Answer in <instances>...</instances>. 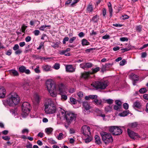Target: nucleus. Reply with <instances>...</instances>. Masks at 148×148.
<instances>
[{
    "mask_svg": "<svg viewBox=\"0 0 148 148\" xmlns=\"http://www.w3.org/2000/svg\"><path fill=\"white\" fill-rule=\"evenodd\" d=\"M66 69L67 71L70 72H73L75 71L71 65H69L66 66Z\"/></svg>",
    "mask_w": 148,
    "mask_h": 148,
    "instance_id": "19",
    "label": "nucleus"
},
{
    "mask_svg": "<svg viewBox=\"0 0 148 148\" xmlns=\"http://www.w3.org/2000/svg\"><path fill=\"white\" fill-rule=\"evenodd\" d=\"M54 68L56 69H58L60 67V65L59 64L56 63L54 65Z\"/></svg>",
    "mask_w": 148,
    "mask_h": 148,
    "instance_id": "50",
    "label": "nucleus"
},
{
    "mask_svg": "<svg viewBox=\"0 0 148 148\" xmlns=\"http://www.w3.org/2000/svg\"><path fill=\"white\" fill-rule=\"evenodd\" d=\"M80 66L81 68L84 69H85L86 68V63H83L81 64H80Z\"/></svg>",
    "mask_w": 148,
    "mask_h": 148,
    "instance_id": "64",
    "label": "nucleus"
},
{
    "mask_svg": "<svg viewBox=\"0 0 148 148\" xmlns=\"http://www.w3.org/2000/svg\"><path fill=\"white\" fill-rule=\"evenodd\" d=\"M130 77L132 80L138 81V76L132 73L130 75Z\"/></svg>",
    "mask_w": 148,
    "mask_h": 148,
    "instance_id": "22",
    "label": "nucleus"
},
{
    "mask_svg": "<svg viewBox=\"0 0 148 148\" xmlns=\"http://www.w3.org/2000/svg\"><path fill=\"white\" fill-rule=\"evenodd\" d=\"M95 140L96 143L98 145H100L101 143L100 139L99 136L96 135L95 136Z\"/></svg>",
    "mask_w": 148,
    "mask_h": 148,
    "instance_id": "24",
    "label": "nucleus"
},
{
    "mask_svg": "<svg viewBox=\"0 0 148 148\" xmlns=\"http://www.w3.org/2000/svg\"><path fill=\"white\" fill-rule=\"evenodd\" d=\"M44 42H42L40 43V45L38 48H37V49L40 50L42 48H44Z\"/></svg>",
    "mask_w": 148,
    "mask_h": 148,
    "instance_id": "45",
    "label": "nucleus"
},
{
    "mask_svg": "<svg viewBox=\"0 0 148 148\" xmlns=\"http://www.w3.org/2000/svg\"><path fill=\"white\" fill-rule=\"evenodd\" d=\"M76 38V37H73L72 38H70L69 40V42L71 43H72Z\"/></svg>",
    "mask_w": 148,
    "mask_h": 148,
    "instance_id": "52",
    "label": "nucleus"
},
{
    "mask_svg": "<svg viewBox=\"0 0 148 148\" xmlns=\"http://www.w3.org/2000/svg\"><path fill=\"white\" fill-rule=\"evenodd\" d=\"M53 129L51 127L47 128L45 129L46 133L47 134H51L53 131Z\"/></svg>",
    "mask_w": 148,
    "mask_h": 148,
    "instance_id": "29",
    "label": "nucleus"
},
{
    "mask_svg": "<svg viewBox=\"0 0 148 148\" xmlns=\"http://www.w3.org/2000/svg\"><path fill=\"white\" fill-rule=\"evenodd\" d=\"M91 74L90 71L86 72L83 73H82L81 75L82 78H83L84 79H87Z\"/></svg>",
    "mask_w": 148,
    "mask_h": 148,
    "instance_id": "17",
    "label": "nucleus"
},
{
    "mask_svg": "<svg viewBox=\"0 0 148 148\" xmlns=\"http://www.w3.org/2000/svg\"><path fill=\"white\" fill-rule=\"evenodd\" d=\"M97 97L98 96L96 95H90L89 97L90 99H97Z\"/></svg>",
    "mask_w": 148,
    "mask_h": 148,
    "instance_id": "47",
    "label": "nucleus"
},
{
    "mask_svg": "<svg viewBox=\"0 0 148 148\" xmlns=\"http://www.w3.org/2000/svg\"><path fill=\"white\" fill-rule=\"evenodd\" d=\"M113 64L112 63H108L105 64L104 66H105V67L107 68V70H108L112 67Z\"/></svg>",
    "mask_w": 148,
    "mask_h": 148,
    "instance_id": "39",
    "label": "nucleus"
},
{
    "mask_svg": "<svg viewBox=\"0 0 148 148\" xmlns=\"http://www.w3.org/2000/svg\"><path fill=\"white\" fill-rule=\"evenodd\" d=\"M108 5L109 9V11L110 13L109 16L111 18L112 16L113 12V9L112 7V5L111 3L109 2L108 3Z\"/></svg>",
    "mask_w": 148,
    "mask_h": 148,
    "instance_id": "18",
    "label": "nucleus"
},
{
    "mask_svg": "<svg viewBox=\"0 0 148 148\" xmlns=\"http://www.w3.org/2000/svg\"><path fill=\"white\" fill-rule=\"evenodd\" d=\"M93 102H94L97 105H101V101L98 100L97 99H95Z\"/></svg>",
    "mask_w": 148,
    "mask_h": 148,
    "instance_id": "36",
    "label": "nucleus"
},
{
    "mask_svg": "<svg viewBox=\"0 0 148 148\" xmlns=\"http://www.w3.org/2000/svg\"><path fill=\"white\" fill-rule=\"evenodd\" d=\"M147 90V89H146V88H142L139 90V92L141 94H143L146 92Z\"/></svg>",
    "mask_w": 148,
    "mask_h": 148,
    "instance_id": "37",
    "label": "nucleus"
},
{
    "mask_svg": "<svg viewBox=\"0 0 148 148\" xmlns=\"http://www.w3.org/2000/svg\"><path fill=\"white\" fill-rule=\"evenodd\" d=\"M27 27V26L25 25L24 24L22 25L21 27V32H22L25 33V30L26 29Z\"/></svg>",
    "mask_w": 148,
    "mask_h": 148,
    "instance_id": "42",
    "label": "nucleus"
},
{
    "mask_svg": "<svg viewBox=\"0 0 148 148\" xmlns=\"http://www.w3.org/2000/svg\"><path fill=\"white\" fill-rule=\"evenodd\" d=\"M33 33L34 34V35L36 36H38L40 33V32L39 30H35L33 32Z\"/></svg>",
    "mask_w": 148,
    "mask_h": 148,
    "instance_id": "49",
    "label": "nucleus"
},
{
    "mask_svg": "<svg viewBox=\"0 0 148 148\" xmlns=\"http://www.w3.org/2000/svg\"><path fill=\"white\" fill-rule=\"evenodd\" d=\"M62 94L61 95V99L62 100H66L67 98V97L65 95H62Z\"/></svg>",
    "mask_w": 148,
    "mask_h": 148,
    "instance_id": "53",
    "label": "nucleus"
},
{
    "mask_svg": "<svg viewBox=\"0 0 148 148\" xmlns=\"http://www.w3.org/2000/svg\"><path fill=\"white\" fill-rule=\"evenodd\" d=\"M59 53L60 55H64L65 56H70V53H66V52L64 50L62 51H59Z\"/></svg>",
    "mask_w": 148,
    "mask_h": 148,
    "instance_id": "35",
    "label": "nucleus"
},
{
    "mask_svg": "<svg viewBox=\"0 0 148 148\" xmlns=\"http://www.w3.org/2000/svg\"><path fill=\"white\" fill-rule=\"evenodd\" d=\"M120 40L123 42L127 41L128 40V39L126 37H121L120 38Z\"/></svg>",
    "mask_w": 148,
    "mask_h": 148,
    "instance_id": "63",
    "label": "nucleus"
},
{
    "mask_svg": "<svg viewBox=\"0 0 148 148\" xmlns=\"http://www.w3.org/2000/svg\"><path fill=\"white\" fill-rule=\"evenodd\" d=\"M127 132L129 137L133 139L134 140H135L136 138H136L140 137V136L138 134L131 130L129 128L127 129Z\"/></svg>",
    "mask_w": 148,
    "mask_h": 148,
    "instance_id": "9",
    "label": "nucleus"
},
{
    "mask_svg": "<svg viewBox=\"0 0 148 148\" xmlns=\"http://www.w3.org/2000/svg\"><path fill=\"white\" fill-rule=\"evenodd\" d=\"M138 125V123L134 122L132 123H129L128 124V126L131 128H135Z\"/></svg>",
    "mask_w": 148,
    "mask_h": 148,
    "instance_id": "21",
    "label": "nucleus"
},
{
    "mask_svg": "<svg viewBox=\"0 0 148 148\" xmlns=\"http://www.w3.org/2000/svg\"><path fill=\"white\" fill-rule=\"evenodd\" d=\"M52 44L53 45H51V46L54 48H58L59 47V43L58 42H52Z\"/></svg>",
    "mask_w": 148,
    "mask_h": 148,
    "instance_id": "38",
    "label": "nucleus"
},
{
    "mask_svg": "<svg viewBox=\"0 0 148 148\" xmlns=\"http://www.w3.org/2000/svg\"><path fill=\"white\" fill-rule=\"evenodd\" d=\"M69 40V38L67 37H65L64 39L62 41L63 44H66V42L67 41Z\"/></svg>",
    "mask_w": 148,
    "mask_h": 148,
    "instance_id": "55",
    "label": "nucleus"
},
{
    "mask_svg": "<svg viewBox=\"0 0 148 148\" xmlns=\"http://www.w3.org/2000/svg\"><path fill=\"white\" fill-rule=\"evenodd\" d=\"M22 51L21 49H18L15 51V53L16 55H19L21 53Z\"/></svg>",
    "mask_w": 148,
    "mask_h": 148,
    "instance_id": "56",
    "label": "nucleus"
},
{
    "mask_svg": "<svg viewBox=\"0 0 148 148\" xmlns=\"http://www.w3.org/2000/svg\"><path fill=\"white\" fill-rule=\"evenodd\" d=\"M40 99V98L38 95H36L34 97V100L36 103H38Z\"/></svg>",
    "mask_w": 148,
    "mask_h": 148,
    "instance_id": "32",
    "label": "nucleus"
},
{
    "mask_svg": "<svg viewBox=\"0 0 148 148\" xmlns=\"http://www.w3.org/2000/svg\"><path fill=\"white\" fill-rule=\"evenodd\" d=\"M100 134L102 138V140L106 144H108L113 142V139L110 134L105 132H102L100 133Z\"/></svg>",
    "mask_w": 148,
    "mask_h": 148,
    "instance_id": "5",
    "label": "nucleus"
},
{
    "mask_svg": "<svg viewBox=\"0 0 148 148\" xmlns=\"http://www.w3.org/2000/svg\"><path fill=\"white\" fill-rule=\"evenodd\" d=\"M93 10V6L91 5H89L87 7L86 11L87 12L90 13Z\"/></svg>",
    "mask_w": 148,
    "mask_h": 148,
    "instance_id": "25",
    "label": "nucleus"
},
{
    "mask_svg": "<svg viewBox=\"0 0 148 148\" xmlns=\"http://www.w3.org/2000/svg\"><path fill=\"white\" fill-rule=\"evenodd\" d=\"M45 110L47 114H53L56 110V106L53 100L48 98L46 100L45 105Z\"/></svg>",
    "mask_w": 148,
    "mask_h": 148,
    "instance_id": "2",
    "label": "nucleus"
},
{
    "mask_svg": "<svg viewBox=\"0 0 148 148\" xmlns=\"http://www.w3.org/2000/svg\"><path fill=\"white\" fill-rule=\"evenodd\" d=\"M133 106L134 107H136L138 108H140L141 106L140 103L138 101H136L134 102Z\"/></svg>",
    "mask_w": 148,
    "mask_h": 148,
    "instance_id": "27",
    "label": "nucleus"
},
{
    "mask_svg": "<svg viewBox=\"0 0 148 148\" xmlns=\"http://www.w3.org/2000/svg\"><path fill=\"white\" fill-rule=\"evenodd\" d=\"M95 112L97 113H98L99 112V113H100V114H97V116H100L103 118L105 117V115L104 114H102V112L100 110H99V109H97L96 110Z\"/></svg>",
    "mask_w": 148,
    "mask_h": 148,
    "instance_id": "28",
    "label": "nucleus"
},
{
    "mask_svg": "<svg viewBox=\"0 0 148 148\" xmlns=\"http://www.w3.org/2000/svg\"><path fill=\"white\" fill-rule=\"evenodd\" d=\"M63 134L62 133H60L59 134V135L57 136V138L58 140H61L63 138Z\"/></svg>",
    "mask_w": 148,
    "mask_h": 148,
    "instance_id": "48",
    "label": "nucleus"
},
{
    "mask_svg": "<svg viewBox=\"0 0 148 148\" xmlns=\"http://www.w3.org/2000/svg\"><path fill=\"white\" fill-rule=\"evenodd\" d=\"M130 111L128 110H126L123 111L122 112L120 113L119 115L121 116L124 117L127 116L129 114Z\"/></svg>",
    "mask_w": 148,
    "mask_h": 148,
    "instance_id": "20",
    "label": "nucleus"
},
{
    "mask_svg": "<svg viewBox=\"0 0 148 148\" xmlns=\"http://www.w3.org/2000/svg\"><path fill=\"white\" fill-rule=\"evenodd\" d=\"M82 44L83 46H84L89 45L90 43L86 39H84L82 40Z\"/></svg>",
    "mask_w": 148,
    "mask_h": 148,
    "instance_id": "26",
    "label": "nucleus"
},
{
    "mask_svg": "<svg viewBox=\"0 0 148 148\" xmlns=\"http://www.w3.org/2000/svg\"><path fill=\"white\" fill-rule=\"evenodd\" d=\"M116 127V126H112L110 127L109 129V131L110 132L112 133L113 134L114 132V129Z\"/></svg>",
    "mask_w": 148,
    "mask_h": 148,
    "instance_id": "41",
    "label": "nucleus"
},
{
    "mask_svg": "<svg viewBox=\"0 0 148 148\" xmlns=\"http://www.w3.org/2000/svg\"><path fill=\"white\" fill-rule=\"evenodd\" d=\"M2 138L4 140L6 141H9L10 139V137L8 136H3Z\"/></svg>",
    "mask_w": 148,
    "mask_h": 148,
    "instance_id": "57",
    "label": "nucleus"
},
{
    "mask_svg": "<svg viewBox=\"0 0 148 148\" xmlns=\"http://www.w3.org/2000/svg\"><path fill=\"white\" fill-rule=\"evenodd\" d=\"M39 68L38 66H37L36 68L34 69V71L35 73H39L40 72V71L39 69Z\"/></svg>",
    "mask_w": 148,
    "mask_h": 148,
    "instance_id": "51",
    "label": "nucleus"
},
{
    "mask_svg": "<svg viewBox=\"0 0 148 148\" xmlns=\"http://www.w3.org/2000/svg\"><path fill=\"white\" fill-rule=\"evenodd\" d=\"M6 90L3 86H0V98H4L5 95Z\"/></svg>",
    "mask_w": 148,
    "mask_h": 148,
    "instance_id": "14",
    "label": "nucleus"
},
{
    "mask_svg": "<svg viewBox=\"0 0 148 148\" xmlns=\"http://www.w3.org/2000/svg\"><path fill=\"white\" fill-rule=\"evenodd\" d=\"M76 118L75 115L72 113H66L64 116V119L66 120L67 123L70 124L72 121Z\"/></svg>",
    "mask_w": 148,
    "mask_h": 148,
    "instance_id": "7",
    "label": "nucleus"
},
{
    "mask_svg": "<svg viewBox=\"0 0 148 148\" xmlns=\"http://www.w3.org/2000/svg\"><path fill=\"white\" fill-rule=\"evenodd\" d=\"M114 132L113 135H118L122 134L123 131L118 127L116 126L115 128Z\"/></svg>",
    "mask_w": 148,
    "mask_h": 148,
    "instance_id": "13",
    "label": "nucleus"
},
{
    "mask_svg": "<svg viewBox=\"0 0 148 148\" xmlns=\"http://www.w3.org/2000/svg\"><path fill=\"white\" fill-rule=\"evenodd\" d=\"M43 70L45 71H47L50 70L51 67L48 65L44 64L42 66Z\"/></svg>",
    "mask_w": 148,
    "mask_h": 148,
    "instance_id": "16",
    "label": "nucleus"
},
{
    "mask_svg": "<svg viewBox=\"0 0 148 148\" xmlns=\"http://www.w3.org/2000/svg\"><path fill=\"white\" fill-rule=\"evenodd\" d=\"M116 104L119 106H121L122 103L121 101L119 100H117L115 101Z\"/></svg>",
    "mask_w": 148,
    "mask_h": 148,
    "instance_id": "62",
    "label": "nucleus"
},
{
    "mask_svg": "<svg viewBox=\"0 0 148 148\" xmlns=\"http://www.w3.org/2000/svg\"><path fill=\"white\" fill-rule=\"evenodd\" d=\"M19 46L18 44H16L13 47V49L14 51H16L19 49Z\"/></svg>",
    "mask_w": 148,
    "mask_h": 148,
    "instance_id": "61",
    "label": "nucleus"
},
{
    "mask_svg": "<svg viewBox=\"0 0 148 148\" xmlns=\"http://www.w3.org/2000/svg\"><path fill=\"white\" fill-rule=\"evenodd\" d=\"M20 101V99L18 95L15 92H13L9 95L7 99L3 101V103L5 105V103H7L10 106H13L17 105Z\"/></svg>",
    "mask_w": 148,
    "mask_h": 148,
    "instance_id": "1",
    "label": "nucleus"
},
{
    "mask_svg": "<svg viewBox=\"0 0 148 148\" xmlns=\"http://www.w3.org/2000/svg\"><path fill=\"white\" fill-rule=\"evenodd\" d=\"M81 132L85 136H88V137L85 139V142L86 143H88L91 141L92 139L91 137H89L87 134L88 132H90V128L86 125L82 126V128Z\"/></svg>",
    "mask_w": 148,
    "mask_h": 148,
    "instance_id": "6",
    "label": "nucleus"
},
{
    "mask_svg": "<svg viewBox=\"0 0 148 148\" xmlns=\"http://www.w3.org/2000/svg\"><path fill=\"white\" fill-rule=\"evenodd\" d=\"M82 106L86 110H84V114H86V112L87 111V112H88L89 113L90 112V111H88V110H89L91 108V107L89 105V104L87 101H84V102H82Z\"/></svg>",
    "mask_w": 148,
    "mask_h": 148,
    "instance_id": "11",
    "label": "nucleus"
},
{
    "mask_svg": "<svg viewBox=\"0 0 148 148\" xmlns=\"http://www.w3.org/2000/svg\"><path fill=\"white\" fill-rule=\"evenodd\" d=\"M126 62H127L126 60L125 59H124L120 62L119 64L120 66H122L124 65Z\"/></svg>",
    "mask_w": 148,
    "mask_h": 148,
    "instance_id": "46",
    "label": "nucleus"
},
{
    "mask_svg": "<svg viewBox=\"0 0 148 148\" xmlns=\"http://www.w3.org/2000/svg\"><path fill=\"white\" fill-rule=\"evenodd\" d=\"M46 86L51 95L53 97H56L57 95V85L50 82H47L46 83Z\"/></svg>",
    "mask_w": 148,
    "mask_h": 148,
    "instance_id": "4",
    "label": "nucleus"
},
{
    "mask_svg": "<svg viewBox=\"0 0 148 148\" xmlns=\"http://www.w3.org/2000/svg\"><path fill=\"white\" fill-rule=\"evenodd\" d=\"M29 83L28 82H26L23 85V86L24 89L28 90L29 88Z\"/></svg>",
    "mask_w": 148,
    "mask_h": 148,
    "instance_id": "30",
    "label": "nucleus"
},
{
    "mask_svg": "<svg viewBox=\"0 0 148 148\" xmlns=\"http://www.w3.org/2000/svg\"><path fill=\"white\" fill-rule=\"evenodd\" d=\"M70 101L73 104H76L77 103V101L74 98L71 97L70 99Z\"/></svg>",
    "mask_w": 148,
    "mask_h": 148,
    "instance_id": "40",
    "label": "nucleus"
},
{
    "mask_svg": "<svg viewBox=\"0 0 148 148\" xmlns=\"http://www.w3.org/2000/svg\"><path fill=\"white\" fill-rule=\"evenodd\" d=\"M112 108V107L110 106H108L105 107V109L106 111L107 112L110 111L111 110Z\"/></svg>",
    "mask_w": 148,
    "mask_h": 148,
    "instance_id": "44",
    "label": "nucleus"
},
{
    "mask_svg": "<svg viewBox=\"0 0 148 148\" xmlns=\"http://www.w3.org/2000/svg\"><path fill=\"white\" fill-rule=\"evenodd\" d=\"M79 0H74V2L72 3L71 5L70 6L73 7L74 6V5L76 3H77Z\"/></svg>",
    "mask_w": 148,
    "mask_h": 148,
    "instance_id": "60",
    "label": "nucleus"
},
{
    "mask_svg": "<svg viewBox=\"0 0 148 148\" xmlns=\"http://www.w3.org/2000/svg\"><path fill=\"white\" fill-rule=\"evenodd\" d=\"M93 65V64L91 63H86V68H90Z\"/></svg>",
    "mask_w": 148,
    "mask_h": 148,
    "instance_id": "43",
    "label": "nucleus"
},
{
    "mask_svg": "<svg viewBox=\"0 0 148 148\" xmlns=\"http://www.w3.org/2000/svg\"><path fill=\"white\" fill-rule=\"evenodd\" d=\"M57 90H58L60 95L62 94L65 91L66 88L65 85L62 83H60L57 85Z\"/></svg>",
    "mask_w": 148,
    "mask_h": 148,
    "instance_id": "10",
    "label": "nucleus"
},
{
    "mask_svg": "<svg viewBox=\"0 0 148 148\" xmlns=\"http://www.w3.org/2000/svg\"><path fill=\"white\" fill-rule=\"evenodd\" d=\"M18 71L21 73H25L28 75L31 72L29 69H26V68L23 66H21L18 68Z\"/></svg>",
    "mask_w": 148,
    "mask_h": 148,
    "instance_id": "12",
    "label": "nucleus"
},
{
    "mask_svg": "<svg viewBox=\"0 0 148 148\" xmlns=\"http://www.w3.org/2000/svg\"><path fill=\"white\" fill-rule=\"evenodd\" d=\"M142 26L140 25L136 26V32H140L142 30Z\"/></svg>",
    "mask_w": 148,
    "mask_h": 148,
    "instance_id": "34",
    "label": "nucleus"
},
{
    "mask_svg": "<svg viewBox=\"0 0 148 148\" xmlns=\"http://www.w3.org/2000/svg\"><path fill=\"white\" fill-rule=\"evenodd\" d=\"M99 16L97 15H96L95 16H93L92 18V20L94 23H97L99 19Z\"/></svg>",
    "mask_w": 148,
    "mask_h": 148,
    "instance_id": "33",
    "label": "nucleus"
},
{
    "mask_svg": "<svg viewBox=\"0 0 148 148\" xmlns=\"http://www.w3.org/2000/svg\"><path fill=\"white\" fill-rule=\"evenodd\" d=\"M66 113L63 110L61 109V111H60V115H63L64 117L65 115V114Z\"/></svg>",
    "mask_w": 148,
    "mask_h": 148,
    "instance_id": "58",
    "label": "nucleus"
},
{
    "mask_svg": "<svg viewBox=\"0 0 148 148\" xmlns=\"http://www.w3.org/2000/svg\"><path fill=\"white\" fill-rule=\"evenodd\" d=\"M108 85L109 82L107 80H103L95 82L93 83L91 85L95 88L96 90H98L104 89Z\"/></svg>",
    "mask_w": 148,
    "mask_h": 148,
    "instance_id": "3",
    "label": "nucleus"
},
{
    "mask_svg": "<svg viewBox=\"0 0 148 148\" xmlns=\"http://www.w3.org/2000/svg\"><path fill=\"white\" fill-rule=\"evenodd\" d=\"M123 107L125 110H127L128 108L129 105L127 103H124L123 105Z\"/></svg>",
    "mask_w": 148,
    "mask_h": 148,
    "instance_id": "54",
    "label": "nucleus"
},
{
    "mask_svg": "<svg viewBox=\"0 0 148 148\" xmlns=\"http://www.w3.org/2000/svg\"><path fill=\"white\" fill-rule=\"evenodd\" d=\"M23 112L25 115H27L30 111L31 106L29 103L26 102H23L21 106Z\"/></svg>",
    "mask_w": 148,
    "mask_h": 148,
    "instance_id": "8",
    "label": "nucleus"
},
{
    "mask_svg": "<svg viewBox=\"0 0 148 148\" xmlns=\"http://www.w3.org/2000/svg\"><path fill=\"white\" fill-rule=\"evenodd\" d=\"M100 68L99 67H97L94 69H92V71H90L91 74L92 75L96 73L100 70Z\"/></svg>",
    "mask_w": 148,
    "mask_h": 148,
    "instance_id": "23",
    "label": "nucleus"
},
{
    "mask_svg": "<svg viewBox=\"0 0 148 148\" xmlns=\"http://www.w3.org/2000/svg\"><path fill=\"white\" fill-rule=\"evenodd\" d=\"M9 71L11 75L14 77L19 76V74L18 72L15 70H10Z\"/></svg>",
    "mask_w": 148,
    "mask_h": 148,
    "instance_id": "15",
    "label": "nucleus"
},
{
    "mask_svg": "<svg viewBox=\"0 0 148 148\" xmlns=\"http://www.w3.org/2000/svg\"><path fill=\"white\" fill-rule=\"evenodd\" d=\"M51 25H42L39 28V29L40 30H41V31H44L45 30V29L46 28V27H51Z\"/></svg>",
    "mask_w": 148,
    "mask_h": 148,
    "instance_id": "31",
    "label": "nucleus"
},
{
    "mask_svg": "<svg viewBox=\"0 0 148 148\" xmlns=\"http://www.w3.org/2000/svg\"><path fill=\"white\" fill-rule=\"evenodd\" d=\"M113 100L110 99H108L106 100V101L109 104H112L113 103Z\"/></svg>",
    "mask_w": 148,
    "mask_h": 148,
    "instance_id": "59",
    "label": "nucleus"
}]
</instances>
